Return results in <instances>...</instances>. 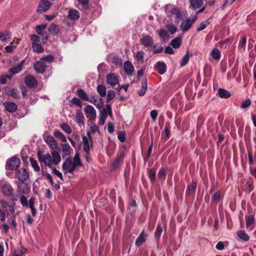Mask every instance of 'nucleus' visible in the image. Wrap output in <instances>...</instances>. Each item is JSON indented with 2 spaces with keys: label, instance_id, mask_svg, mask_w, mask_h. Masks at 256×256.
Masks as SVG:
<instances>
[{
  "label": "nucleus",
  "instance_id": "obj_1",
  "mask_svg": "<svg viewBox=\"0 0 256 256\" xmlns=\"http://www.w3.org/2000/svg\"><path fill=\"white\" fill-rule=\"evenodd\" d=\"M46 26L47 24H44L38 25L36 28V33L38 34V36L40 37L41 36L42 42L43 44H46L49 38L48 35L45 30Z\"/></svg>",
  "mask_w": 256,
  "mask_h": 256
},
{
  "label": "nucleus",
  "instance_id": "obj_2",
  "mask_svg": "<svg viewBox=\"0 0 256 256\" xmlns=\"http://www.w3.org/2000/svg\"><path fill=\"white\" fill-rule=\"evenodd\" d=\"M30 40L32 42V50L37 53H42L44 52V48L40 42V37L35 34H33L30 36Z\"/></svg>",
  "mask_w": 256,
  "mask_h": 256
},
{
  "label": "nucleus",
  "instance_id": "obj_3",
  "mask_svg": "<svg viewBox=\"0 0 256 256\" xmlns=\"http://www.w3.org/2000/svg\"><path fill=\"white\" fill-rule=\"evenodd\" d=\"M20 164V159L16 156H14L7 161L6 168L10 170H16L19 168Z\"/></svg>",
  "mask_w": 256,
  "mask_h": 256
},
{
  "label": "nucleus",
  "instance_id": "obj_4",
  "mask_svg": "<svg viewBox=\"0 0 256 256\" xmlns=\"http://www.w3.org/2000/svg\"><path fill=\"white\" fill-rule=\"evenodd\" d=\"M38 160L40 162H44L45 165L50 167L53 162L52 158L50 154H44L40 150H38L37 152Z\"/></svg>",
  "mask_w": 256,
  "mask_h": 256
},
{
  "label": "nucleus",
  "instance_id": "obj_5",
  "mask_svg": "<svg viewBox=\"0 0 256 256\" xmlns=\"http://www.w3.org/2000/svg\"><path fill=\"white\" fill-rule=\"evenodd\" d=\"M52 6V3L48 0H40L37 8L36 12L40 14L46 12L50 9Z\"/></svg>",
  "mask_w": 256,
  "mask_h": 256
},
{
  "label": "nucleus",
  "instance_id": "obj_6",
  "mask_svg": "<svg viewBox=\"0 0 256 256\" xmlns=\"http://www.w3.org/2000/svg\"><path fill=\"white\" fill-rule=\"evenodd\" d=\"M196 19V17H194L192 19H190V18H186L185 20L182 22L180 26V30L183 32L188 31L194 24Z\"/></svg>",
  "mask_w": 256,
  "mask_h": 256
},
{
  "label": "nucleus",
  "instance_id": "obj_7",
  "mask_svg": "<svg viewBox=\"0 0 256 256\" xmlns=\"http://www.w3.org/2000/svg\"><path fill=\"white\" fill-rule=\"evenodd\" d=\"M25 84L30 88H34L38 84V80L32 75L27 76L24 80Z\"/></svg>",
  "mask_w": 256,
  "mask_h": 256
},
{
  "label": "nucleus",
  "instance_id": "obj_8",
  "mask_svg": "<svg viewBox=\"0 0 256 256\" xmlns=\"http://www.w3.org/2000/svg\"><path fill=\"white\" fill-rule=\"evenodd\" d=\"M16 178L20 182H24L28 178V174L24 168H22L16 172Z\"/></svg>",
  "mask_w": 256,
  "mask_h": 256
},
{
  "label": "nucleus",
  "instance_id": "obj_9",
  "mask_svg": "<svg viewBox=\"0 0 256 256\" xmlns=\"http://www.w3.org/2000/svg\"><path fill=\"white\" fill-rule=\"evenodd\" d=\"M34 68L38 74H42L46 71V65L44 62L40 60L37 61L34 63Z\"/></svg>",
  "mask_w": 256,
  "mask_h": 256
},
{
  "label": "nucleus",
  "instance_id": "obj_10",
  "mask_svg": "<svg viewBox=\"0 0 256 256\" xmlns=\"http://www.w3.org/2000/svg\"><path fill=\"white\" fill-rule=\"evenodd\" d=\"M4 106L6 110L10 113L14 112L18 110V106L16 104L11 102H4Z\"/></svg>",
  "mask_w": 256,
  "mask_h": 256
},
{
  "label": "nucleus",
  "instance_id": "obj_11",
  "mask_svg": "<svg viewBox=\"0 0 256 256\" xmlns=\"http://www.w3.org/2000/svg\"><path fill=\"white\" fill-rule=\"evenodd\" d=\"M82 142H83V144H84V146H83L84 150L86 153V154H88L90 153V146L88 140L90 139V142L91 143L90 146H91V147H92V138H91V136H88V138L86 136H82Z\"/></svg>",
  "mask_w": 256,
  "mask_h": 256
},
{
  "label": "nucleus",
  "instance_id": "obj_12",
  "mask_svg": "<svg viewBox=\"0 0 256 256\" xmlns=\"http://www.w3.org/2000/svg\"><path fill=\"white\" fill-rule=\"evenodd\" d=\"M141 44L146 47L152 46L154 41L152 37L149 35L144 36L140 39Z\"/></svg>",
  "mask_w": 256,
  "mask_h": 256
},
{
  "label": "nucleus",
  "instance_id": "obj_13",
  "mask_svg": "<svg viewBox=\"0 0 256 256\" xmlns=\"http://www.w3.org/2000/svg\"><path fill=\"white\" fill-rule=\"evenodd\" d=\"M107 84L110 86H114L118 84V80L117 76L114 73L108 74L106 76Z\"/></svg>",
  "mask_w": 256,
  "mask_h": 256
},
{
  "label": "nucleus",
  "instance_id": "obj_14",
  "mask_svg": "<svg viewBox=\"0 0 256 256\" xmlns=\"http://www.w3.org/2000/svg\"><path fill=\"white\" fill-rule=\"evenodd\" d=\"M45 142L50 148L55 149L57 148V142L52 136H47L45 140Z\"/></svg>",
  "mask_w": 256,
  "mask_h": 256
},
{
  "label": "nucleus",
  "instance_id": "obj_15",
  "mask_svg": "<svg viewBox=\"0 0 256 256\" xmlns=\"http://www.w3.org/2000/svg\"><path fill=\"white\" fill-rule=\"evenodd\" d=\"M155 68L160 74H163L166 70V64L162 62H158L155 65Z\"/></svg>",
  "mask_w": 256,
  "mask_h": 256
},
{
  "label": "nucleus",
  "instance_id": "obj_16",
  "mask_svg": "<svg viewBox=\"0 0 256 256\" xmlns=\"http://www.w3.org/2000/svg\"><path fill=\"white\" fill-rule=\"evenodd\" d=\"M68 18L74 20H77L80 17L79 12L76 10L71 8L68 11Z\"/></svg>",
  "mask_w": 256,
  "mask_h": 256
},
{
  "label": "nucleus",
  "instance_id": "obj_17",
  "mask_svg": "<svg viewBox=\"0 0 256 256\" xmlns=\"http://www.w3.org/2000/svg\"><path fill=\"white\" fill-rule=\"evenodd\" d=\"M84 112L87 117L90 116L94 118L96 116V111L94 107L90 105H88L84 110Z\"/></svg>",
  "mask_w": 256,
  "mask_h": 256
},
{
  "label": "nucleus",
  "instance_id": "obj_18",
  "mask_svg": "<svg viewBox=\"0 0 256 256\" xmlns=\"http://www.w3.org/2000/svg\"><path fill=\"white\" fill-rule=\"evenodd\" d=\"M2 191L4 195L10 196H12L14 192V189L10 184H7L2 186Z\"/></svg>",
  "mask_w": 256,
  "mask_h": 256
},
{
  "label": "nucleus",
  "instance_id": "obj_19",
  "mask_svg": "<svg viewBox=\"0 0 256 256\" xmlns=\"http://www.w3.org/2000/svg\"><path fill=\"white\" fill-rule=\"evenodd\" d=\"M18 190L22 194H28L30 192V188L28 184L20 182L18 184Z\"/></svg>",
  "mask_w": 256,
  "mask_h": 256
},
{
  "label": "nucleus",
  "instance_id": "obj_20",
  "mask_svg": "<svg viewBox=\"0 0 256 256\" xmlns=\"http://www.w3.org/2000/svg\"><path fill=\"white\" fill-rule=\"evenodd\" d=\"M84 116L80 110H77L76 111V115L74 118L75 122L80 126L82 124L84 125Z\"/></svg>",
  "mask_w": 256,
  "mask_h": 256
},
{
  "label": "nucleus",
  "instance_id": "obj_21",
  "mask_svg": "<svg viewBox=\"0 0 256 256\" xmlns=\"http://www.w3.org/2000/svg\"><path fill=\"white\" fill-rule=\"evenodd\" d=\"M124 156L125 154L123 152H122L118 154L116 158L112 162V166L114 168L118 167L119 166V164L123 161Z\"/></svg>",
  "mask_w": 256,
  "mask_h": 256
},
{
  "label": "nucleus",
  "instance_id": "obj_22",
  "mask_svg": "<svg viewBox=\"0 0 256 256\" xmlns=\"http://www.w3.org/2000/svg\"><path fill=\"white\" fill-rule=\"evenodd\" d=\"M124 70L128 75H130L134 71V67L130 61H126L124 64Z\"/></svg>",
  "mask_w": 256,
  "mask_h": 256
},
{
  "label": "nucleus",
  "instance_id": "obj_23",
  "mask_svg": "<svg viewBox=\"0 0 256 256\" xmlns=\"http://www.w3.org/2000/svg\"><path fill=\"white\" fill-rule=\"evenodd\" d=\"M48 31L52 35H56L60 32L59 26L56 24H52L48 28Z\"/></svg>",
  "mask_w": 256,
  "mask_h": 256
},
{
  "label": "nucleus",
  "instance_id": "obj_24",
  "mask_svg": "<svg viewBox=\"0 0 256 256\" xmlns=\"http://www.w3.org/2000/svg\"><path fill=\"white\" fill-rule=\"evenodd\" d=\"M218 94L220 98H227L231 96L230 92L224 88H220L218 90Z\"/></svg>",
  "mask_w": 256,
  "mask_h": 256
},
{
  "label": "nucleus",
  "instance_id": "obj_25",
  "mask_svg": "<svg viewBox=\"0 0 256 256\" xmlns=\"http://www.w3.org/2000/svg\"><path fill=\"white\" fill-rule=\"evenodd\" d=\"M141 84L142 88L138 92V94L140 96H144L147 90V79L142 80Z\"/></svg>",
  "mask_w": 256,
  "mask_h": 256
},
{
  "label": "nucleus",
  "instance_id": "obj_26",
  "mask_svg": "<svg viewBox=\"0 0 256 256\" xmlns=\"http://www.w3.org/2000/svg\"><path fill=\"white\" fill-rule=\"evenodd\" d=\"M246 227L247 228H252V226L254 224L255 222V218L254 215H249L246 216Z\"/></svg>",
  "mask_w": 256,
  "mask_h": 256
},
{
  "label": "nucleus",
  "instance_id": "obj_27",
  "mask_svg": "<svg viewBox=\"0 0 256 256\" xmlns=\"http://www.w3.org/2000/svg\"><path fill=\"white\" fill-rule=\"evenodd\" d=\"M52 162L56 164H58L61 160L60 156L59 153L56 150H53L52 152Z\"/></svg>",
  "mask_w": 256,
  "mask_h": 256
},
{
  "label": "nucleus",
  "instance_id": "obj_28",
  "mask_svg": "<svg viewBox=\"0 0 256 256\" xmlns=\"http://www.w3.org/2000/svg\"><path fill=\"white\" fill-rule=\"evenodd\" d=\"M156 33L164 40H168L169 38V35L168 32L164 28L158 30Z\"/></svg>",
  "mask_w": 256,
  "mask_h": 256
},
{
  "label": "nucleus",
  "instance_id": "obj_29",
  "mask_svg": "<svg viewBox=\"0 0 256 256\" xmlns=\"http://www.w3.org/2000/svg\"><path fill=\"white\" fill-rule=\"evenodd\" d=\"M107 118L106 112H105V110H102L100 112L99 115V120H98V124L100 126H102L104 124Z\"/></svg>",
  "mask_w": 256,
  "mask_h": 256
},
{
  "label": "nucleus",
  "instance_id": "obj_30",
  "mask_svg": "<svg viewBox=\"0 0 256 256\" xmlns=\"http://www.w3.org/2000/svg\"><path fill=\"white\" fill-rule=\"evenodd\" d=\"M77 94L79 96V98L82 100L86 101L89 100L88 97L84 90L82 88L78 89L77 90Z\"/></svg>",
  "mask_w": 256,
  "mask_h": 256
},
{
  "label": "nucleus",
  "instance_id": "obj_31",
  "mask_svg": "<svg viewBox=\"0 0 256 256\" xmlns=\"http://www.w3.org/2000/svg\"><path fill=\"white\" fill-rule=\"evenodd\" d=\"M190 6L194 9L198 8L203 4L202 0H190Z\"/></svg>",
  "mask_w": 256,
  "mask_h": 256
},
{
  "label": "nucleus",
  "instance_id": "obj_32",
  "mask_svg": "<svg viewBox=\"0 0 256 256\" xmlns=\"http://www.w3.org/2000/svg\"><path fill=\"white\" fill-rule=\"evenodd\" d=\"M61 146L62 151L65 156H70V146L68 143L66 142L64 144H62Z\"/></svg>",
  "mask_w": 256,
  "mask_h": 256
},
{
  "label": "nucleus",
  "instance_id": "obj_33",
  "mask_svg": "<svg viewBox=\"0 0 256 256\" xmlns=\"http://www.w3.org/2000/svg\"><path fill=\"white\" fill-rule=\"evenodd\" d=\"M73 162L70 157L68 158L62 164V169L64 170L67 171L72 165Z\"/></svg>",
  "mask_w": 256,
  "mask_h": 256
},
{
  "label": "nucleus",
  "instance_id": "obj_34",
  "mask_svg": "<svg viewBox=\"0 0 256 256\" xmlns=\"http://www.w3.org/2000/svg\"><path fill=\"white\" fill-rule=\"evenodd\" d=\"M96 90L100 96L102 97H104L106 96V90L104 86L102 84L98 85L96 88Z\"/></svg>",
  "mask_w": 256,
  "mask_h": 256
},
{
  "label": "nucleus",
  "instance_id": "obj_35",
  "mask_svg": "<svg viewBox=\"0 0 256 256\" xmlns=\"http://www.w3.org/2000/svg\"><path fill=\"white\" fill-rule=\"evenodd\" d=\"M170 14H172L176 15L175 22H178L180 19L182 18V14L179 10L176 8H173L170 10Z\"/></svg>",
  "mask_w": 256,
  "mask_h": 256
},
{
  "label": "nucleus",
  "instance_id": "obj_36",
  "mask_svg": "<svg viewBox=\"0 0 256 256\" xmlns=\"http://www.w3.org/2000/svg\"><path fill=\"white\" fill-rule=\"evenodd\" d=\"M181 44V38H176L171 41L170 44L172 46L173 48H178L180 46Z\"/></svg>",
  "mask_w": 256,
  "mask_h": 256
},
{
  "label": "nucleus",
  "instance_id": "obj_37",
  "mask_svg": "<svg viewBox=\"0 0 256 256\" xmlns=\"http://www.w3.org/2000/svg\"><path fill=\"white\" fill-rule=\"evenodd\" d=\"M60 128L66 134H70L72 132V130L70 126L66 122H63L60 125Z\"/></svg>",
  "mask_w": 256,
  "mask_h": 256
},
{
  "label": "nucleus",
  "instance_id": "obj_38",
  "mask_svg": "<svg viewBox=\"0 0 256 256\" xmlns=\"http://www.w3.org/2000/svg\"><path fill=\"white\" fill-rule=\"evenodd\" d=\"M196 187V182L192 181L187 187V192L188 194H191L194 192Z\"/></svg>",
  "mask_w": 256,
  "mask_h": 256
},
{
  "label": "nucleus",
  "instance_id": "obj_39",
  "mask_svg": "<svg viewBox=\"0 0 256 256\" xmlns=\"http://www.w3.org/2000/svg\"><path fill=\"white\" fill-rule=\"evenodd\" d=\"M210 56L213 59L218 60L220 58L219 50L216 48H214L211 52Z\"/></svg>",
  "mask_w": 256,
  "mask_h": 256
},
{
  "label": "nucleus",
  "instance_id": "obj_40",
  "mask_svg": "<svg viewBox=\"0 0 256 256\" xmlns=\"http://www.w3.org/2000/svg\"><path fill=\"white\" fill-rule=\"evenodd\" d=\"M54 136L56 138H59L62 142H66V136L60 131L55 130L54 132Z\"/></svg>",
  "mask_w": 256,
  "mask_h": 256
},
{
  "label": "nucleus",
  "instance_id": "obj_41",
  "mask_svg": "<svg viewBox=\"0 0 256 256\" xmlns=\"http://www.w3.org/2000/svg\"><path fill=\"white\" fill-rule=\"evenodd\" d=\"M30 162L34 170L36 172H40V168L36 160L34 158L30 157Z\"/></svg>",
  "mask_w": 256,
  "mask_h": 256
},
{
  "label": "nucleus",
  "instance_id": "obj_42",
  "mask_svg": "<svg viewBox=\"0 0 256 256\" xmlns=\"http://www.w3.org/2000/svg\"><path fill=\"white\" fill-rule=\"evenodd\" d=\"M237 234L242 240H248L250 238L244 230H239L237 232Z\"/></svg>",
  "mask_w": 256,
  "mask_h": 256
},
{
  "label": "nucleus",
  "instance_id": "obj_43",
  "mask_svg": "<svg viewBox=\"0 0 256 256\" xmlns=\"http://www.w3.org/2000/svg\"><path fill=\"white\" fill-rule=\"evenodd\" d=\"M162 230V227L161 226L160 224H158L157 226L156 230L154 232V236L156 238L159 239L160 238Z\"/></svg>",
  "mask_w": 256,
  "mask_h": 256
},
{
  "label": "nucleus",
  "instance_id": "obj_44",
  "mask_svg": "<svg viewBox=\"0 0 256 256\" xmlns=\"http://www.w3.org/2000/svg\"><path fill=\"white\" fill-rule=\"evenodd\" d=\"M190 59L189 52H187L185 56L182 58L180 62V66L183 67L188 62Z\"/></svg>",
  "mask_w": 256,
  "mask_h": 256
},
{
  "label": "nucleus",
  "instance_id": "obj_45",
  "mask_svg": "<svg viewBox=\"0 0 256 256\" xmlns=\"http://www.w3.org/2000/svg\"><path fill=\"white\" fill-rule=\"evenodd\" d=\"M26 251V249L21 247L20 248L15 250L13 256H22Z\"/></svg>",
  "mask_w": 256,
  "mask_h": 256
},
{
  "label": "nucleus",
  "instance_id": "obj_46",
  "mask_svg": "<svg viewBox=\"0 0 256 256\" xmlns=\"http://www.w3.org/2000/svg\"><path fill=\"white\" fill-rule=\"evenodd\" d=\"M92 103L99 110L102 108L104 106V102L102 98H97V100H95Z\"/></svg>",
  "mask_w": 256,
  "mask_h": 256
},
{
  "label": "nucleus",
  "instance_id": "obj_47",
  "mask_svg": "<svg viewBox=\"0 0 256 256\" xmlns=\"http://www.w3.org/2000/svg\"><path fill=\"white\" fill-rule=\"evenodd\" d=\"M10 95L16 99H19L20 98L19 91L16 88H13L12 90Z\"/></svg>",
  "mask_w": 256,
  "mask_h": 256
},
{
  "label": "nucleus",
  "instance_id": "obj_48",
  "mask_svg": "<svg viewBox=\"0 0 256 256\" xmlns=\"http://www.w3.org/2000/svg\"><path fill=\"white\" fill-rule=\"evenodd\" d=\"M156 171L154 168H151L148 171V176L152 182H153L156 178Z\"/></svg>",
  "mask_w": 256,
  "mask_h": 256
},
{
  "label": "nucleus",
  "instance_id": "obj_49",
  "mask_svg": "<svg viewBox=\"0 0 256 256\" xmlns=\"http://www.w3.org/2000/svg\"><path fill=\"white\" fill-rule=\"evenodd\" d=\"M116 96V94L114 90H108L106 98V102H109L114 99Z\"/></svg>",
  "mask_w": 256,
  "mask_h": 256
},
{
  "label": "nucleus",
  "instance_id": "obj_50",
  "mask_svg": "<svg viewBox=\"0 0 256 256\" xmlns=\"http://www.w3.org/2000/svg\"><path fill=\"white\" fill-rule=\"evenodd\" d=\"M71 102L73 104L76 105V106L80 108L82 107V102L81 100L76 97H74L72 98V100H71Z\"/></svg>",
  "mask_w": 256,
  "mask_h": 256
},
{
  "label": "nucleus",
  "instance_id": "obj_51",
  "mask_svg": "<svg viewBox=\"0 0 256 256\" xmlns=\"http://www.w3.org/2000/svg\"><path fill=\"white\" fill-rule=\"evenodd\" d=\"M72 162L73 164H74L79 166H82V164L80 162V156L78 153H76L75 154L74 158V162Z\"/></svg>",
  "mask_w": 256,
  "mask_h": 256
},
{
  "label": "nucleus",
  "instance_id": "obj_52",
  "mask_svg": "<svg viewBox=\"0 0 256 256\" xmlns=\"http://www.w3.org/2000/svg\"><path fill=\"white\" fill-rule=\"evenodd\" d=\"M40 60L42 62L46 61L51 63L54 60V57L52 55L49 54L41 58Z\"/></svg>",
  "mask_w": 256,
  "mask_h": 256
},
{
  "label": "nucleus",
  "instance_id": "obj_53",
  "mask_svg": "<svg viewBox=\"0 0 256 256\" xmlns=\"http://www.w3.org/2000/svg\"><path fill=\"white\" fill-rule=\"evenodd\" d=\"M246 36H244L242 40H240L239 44H238V48L240 49H245L246 45Z\"/></svg>",
  "mask_w": 256,
  "mask_h": 256
},
{
  "label": "nucleus",
  "instance_id": "obj_54",
  "mask_svg": "<svg viewBox=\"0 0 256 256\" xmlns=\"http://www.w3.org/2000/svg\"><path fill=\"white\" fill-rule=\"evenodd\" d=\"M152 146H153V142H151L150 144V146H148L146 156H144V160L145 162L148 161V158L150 157V154H151L152 151Z\"/></svg>",
  "mask_w": 256,
  "mask_h": 256
},
{
  "label": "nucleus",
  "instance_id": "obj_55",
  "mask_svg": "<svg viewBox=\"0 0 256 256\" xmlns=\"http://www.w3.org/2000/svg\"><path fill=\"white\" fill-rule=\"evenodd\" d=\"M22 70V68L18 65H17L10 68L9 72L13 74H16L20 72Z\"/></svg>",
  "mask_w": 256,
  "mask_h": 256
},
{
  "label": "nucleus",
  "instance_id": "obj_56",
  "mask_svg": "<svg viewBox=\"0 0 256 256\" xmlns=\"http://www.w3.org/2000/svg\"><path fill=\"white\" fill-rule=\"evenodd\" d=\"M166 170L165 168H162L158 172V178L159 179L164 178L166 176Z\"/></svg>",
  "mask_w": 256,
  "mask_h": 256
},
{
  "label": "nucleus",
  "instance_id": "obj_57",
  "mask_svg": "<svg viewBox=\"0 0 256 256\" xmlns=\"http://www.w3.org/2000/svg\"><path fill=\"white\" fill-rule=\"evenodd\" d=\"M166 27L172 34H174L177 30L176 27L172 24H168Z\"/></svg>",
  "mask_w": 256,
  "mask_h": 256
},
{
  "label": "nucleus",
  "instance_id": "obj_58",
  "mask_svg": "<svg viewBox=\"0 0 256 256\" xmlns=\"http://www.w3.org/2000/svg\"><path fill=\"white\" fill-rule=\"evenodd\" d=\"M126 134L124 132H119L118 138L121 142H124L126 140Z\"/></svg>",
  "mask_w": 256,
  "mask_h": 256
},
{
  "label": "nucleus",
  "instance_id": "obj_59",
  "mask_svg": "<svg viewBox=\"0 0 256 256\" xmlns=\"http://www.w3.org/2000/svg\"><path fill=\"white\" fill-rule=\"evenodd\" d=\"M103 110L106 112V116L108 115L110 117L112 116V110L110 104H107Z\"/></svg>",
  "mask_w": 256,
  "mask_h": 256
},
{
  "label": "nucleus",
  "instance_id": "obj_60",
  "mask_svg": "<svg viewBox=\"0 0 256 256\" xmlns=\"http://www.w3.org/2000/svg\"><path fill=\"white\" fill-rule=\"evenodd\" d=\"M251 104V100L250 98L246 99L244 102H242L240 106V108L242 109L246 108L249 106Z\"/></svg>",
  "mask_w": 256,
  "mask_h": 256
},
{
  "label": "nucleus",
  "instance_id": "obj_61",
  "mask_svg": "<svg viewBox=\"0 0 256 256\" xmlns=\"http://www.w3.org/2000/svg\"><path fill=\"white\" fill-rule=\"evenodd\" d=\"M144 52L142 51H140L136 52V57L138 60L143 62H144Z\"/></svg>",
  "mask_w": 256,
  "mask_h": 256
},
{
  "label": "nucleus",
  "instance_id": "obj_62",
  "mask_svg": "<svg viewBox=\"0 0 256 256\" xmlns=\"http://www.w3.org/2000/svg\"><path fill=\"white\" fill-rule=\"evenodd\" d=\"M228 244H224L222 241H219L216 245V248L218 250H224L226 246H228Z\"/></svg>",
  "mask_w": 256,
  "mask_h": 256
},
{
  "label": "nucleus",
  "instance_id": "obj_63",
  "mask_svg": "<svg viewBox=\"0 0 256 256\" xmlns=\"http://www.w3.org/2000/svg\"><path fill=\"white\" fill-rule=\"evenodd\" d=\"M220 192H216L212 196V201H216L219 202L220 198Z\"/></svg>",
  "mask_w": 256,
  "mask_h": 256
},
{
  "label": "nucleus",
  "instance_id": "obj_64",
  "mask_svg": "<svg viewBox=\"0 0 256 256\" xmlns=\"http://www.w3.org/2000/svg\"><path fill=\"white\" fill-rule=\"evenodd\" d=\"M20 202L22 204V205L23 206H28V202L26 198L24 196H22L20 198Z\"/></svg>",
  "mask_w": 256,
  "mask_h": 256
}]
</instances>
